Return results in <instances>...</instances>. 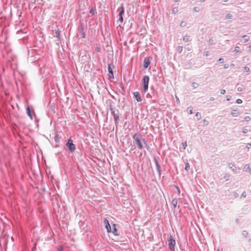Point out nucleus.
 I'll return each instance as SVG.
<instances>
[{
  "label": "nucleus",
  "mask_w": 251,
  "mask_h": 251,
  "mask_svg": "<svg viewBox=\"0 0 251 251\" xmlns=\"http://www.w3.org/2000/svg\"><path fill=\"white\" fill-rule=\"evenodd\" d=\"M223 0V1H224V2H226V1H228V0Z\"/></svg>",
  "instance_id": "0e129e2a"
},
{
  "label": "nucleus",
  "mask_w": 251,
  "mask_h": 251,
  "mask_svg": "<svg viewBox=\"0 0 251 251\" xmlns=\"http://www.w3.org/2000/svg\"><path fill=\"white\" fill-rule=\"evenodd\" d=\"M242 102V100L241 99H237L236 100V103L238 104H241Z\"/></svg>",
  "instance_id": "ea45409f"
},
{
  "label": "nucleus",
  "mask_w": 251,
  "mask_h": 251,
  "mask_svg": "<svg viewBox=\"0 0 251 251\" xmlns=\"http://www.w3.org/2000/svg\"><path fill=\"white\" fill-rule=\"evenodd\" d=\"M248 130L247 128H243L242 130V132L243 133H247L248 132Z\"/></svg>",
  "instance_id": "79ce46f5"
},
{
  "label": "nucleus",
  "mask_w": 251,
  "mask_h": 251,
  "mask_svg": "<svg viewBox=\"0 0 251 251\" xmlns=\"http://www.w3.org/2000/svg\"><path fill=\"white\" fill-rule=\"evenodd\" d=\"M203 124H204V125H207L208 124V121H206V120H203Z\"/></svg>",
  "instance_id": "8fccbe9b"
},
{
  "label": "nucleus",
  "mask_w": 251,
  "mask_h": 251,
  "mask_svg": "<svg viewBox=\"0 0 251 251\" xmlns=\"http://www.w3.org/2000/svg\"><path fill=\"white\" fill-rule=\"evenodd\" d=\"M182 146L183 147V149H185L187 147V143L186 142H183L182 143Z\"/></svg>",
  "instance_id": "72a5a7b5"
},
{
  "label": "nucleus",
  "mask_w": 251,
  "mask_h": 251,
  "mask_svg": "<svg viewBox=\"0 0 251 251\" xmlns=\"http://www.w3.org/2000/svg\"><path fill=\"white\" fill-rule=\"evenodd\" d=\"M108 71L109 73V76L110 77H113V74L112 70V68H111L110 64L108 65Z\"/></svg>",
  "instance_id": "9b49d317"
},
{
  "label": "nucleus",
  "mask_w": 251,
  "mask_h": 251,
  "mask_svg": "<svg viewBox=\"0 0 251 251\" xmlns=\"http://www.w3.org/2000/svg\"><path fill=\"white\" fill-rule=\"evenodd\" d=\"M95 9L93 8H91L89 11V13L91 14V15H93L94 14Z\"/></svg>",
  "instance_id": "5701e85b"
},
{
  "label": "nucleus",
  "mask_w": 251,
  "mask_h": 251,
  "mask_svg": "<svg viewBox=\"0 0 251 251\" xmlns=\"http://www.w3.org/2000/svg\"><path fill=\"white\" fill-rule=\"evenodd\" d=\"M176 241L172 236H170L168 240V245L171 251H175V245Z\"/></svg>",
  "instance_id": "39448f33"
},
{
  "label": "nucleus",
  "mask_w": 251,
  "mask_h": 251,
  "mask_svg": "<svg viewBox=\"0 0 251 251\" xmlns=\"http://www.w3.org/2000/svg\"><path fill=\"white\" fill-rule=\"evenodd\" d=\"M60 36V31L59 30V29L57 28V29L55 30V35L54 36L58 38Z\"/></svg>",
  "instance_id": "a211bd4d"
},
{
  "label": "nucleus",
  "mask_w": 251,
  "mask_h": 251,
  "mask_svg": "<svg viewBox=\"0 0 251 251\" xmlns=\"http://www.w3.org/2000/svg\"><path fill=\"white\" fill-rule=\"evenodd\" d=\"M109 109L111 111V114L114 117L115 124H117L118 122V121L119 120V112L118 110H115L114 109V108L112 107V106L111 104H110L109 106Z\"/></svg>",
  "instance_id": "f03ea898"
},
{
  "label": "nucleus",
  "mask_w": 251,
  "mask_h": 251,
  "mask_svg": "<svg viewBox=\"0 0 251 251\" xmlns=\"http://www.w3.org/2000/svg\"><path fill=\"white\" fill-rule=\"evenodd\" d=\"M228 64H225L224 65V68H225V69H227V68H228Z\"/></svg>",
  "instance_id": "603ef678"
},
{
  "label": "nucleus",
  "mask_w": 251,
  "mask_h": 251,
  "mask_svg": "<svg viewBox=\"0 0 251 251\" xmlns=\"http://www.w3.org/2000/svg\"><path fill=\"white\" fill-rule=\"evenodd\" d=\"M26 111L27 115L31 119H32V116L29 107H26Z\"/></svg>",
  "instance_id": "dca6fc26"
},
{
  "label": "nucleus",
  "mask_w": 251,
  "mask_h": 251,
  "mask_svg": "<svg viewBox=\"0 0 251 251\" xmlns=\"http://www.w3.org/2000/svg\"><path fill=\"white\" fill-rule=\"evenodd\" d=\"M175 2H177L179 0H174Z\"/></svg>",
  "instance_id": "338daca9"
},
{
  "label": "nucleus",
  "mask_w": 251,
  "mask_h": 251,
  "mask_svg": "<svg viewBox=\"0 0 251 251\" xmlns=\"http://www.w3.org/2000/svg\"><path fill=\"white\" fill-rule=\"evenodd\" d=\"M133 139L135 141L139 149L142 150L144 149L142 142L145 143V140L143 138L140 133H136L135 134H134L133 136Z\"/></svg>",
  "instance_id": "f257e3e1"
},
{
  "label": "nucleus",
  "mask_w": 251,
  "mask_h": 251,
  "mask_svg": "<svg viewBox=\"0 0 251 251\" xmlns=\"http://www.w3.org/2000/svg\"><path fill=\"white\" fill-rule=\"evenodd\" d=\"M250 241L251 242V238L250 239Z\"/></svg>",
  "instance_id": "774afa93"
},
{
  "label": "nucleus",
  "mask_w": 251,
  "mask_h": 251,
  "mask_svg": "<svg viewBox=\"0 0 251 251\" xmlns=\"http://www.w3.org/2000/svg\"><path fill=\"white\" fill-rule=\"evenodd\" d=\"M183 47L182 46H178L177 48V51L180 53L182 52V50H183Z\"/></svg>",
  "instance_id": "b1692460"
},
{
  "label": "nucleus",
  "mask_w": 251,
  "mask_h": 251,
  "mask_svg": "<svg viewBox=\"0 0 251 251\" xmlns=\"http://www.w3.org/2000/svg\"><path fill=\"white\" fill-rule=\"evenodd\" d=\"M241 196L243 197H246V193L245 192H243V193L241 195Z\"/></svg>",
  "instance_id": "09e8293b"
},
{
  "label": "nucleus",
  "mask_w": 251,
  "mask_h": 251,
  "mask_svg": "<svg viewBox=\"0 0 251 251\" xmlns=\"http://www.w3.org/2000/svg\"><path fill=\"white\" fill-rule=\"evenodd\" d=\"M186 23H185V22H182L180 23V26H181V27H184V26H186Z\"/></svg>",
  "instance_id": "2f4dec72"
},
{
  "label": "nucleus",
  "mask_w": 251,
  "mask_h": 251,
  "mask_svg": "<svg viewBox=\"0 0 251 251\" xmlns=\"http://www.w3.org/2000/svg\"><path fill=\"white\" fill-rule=\"evenodd\" d=\"M246 148L248 149L251 148V143H247L246 145Z\"/></svg>",
  "instance_id": "58836bf2"
},
{
  "label": "nucleus",
  "mask_w": 251,
  "mask_h": 251,
  "mask_svg": "<svg viewBox=\"0 0 251 251\" xmlns=\"http://www.w3.org/2000/svg\"><path fill=\"white\" fill-rule=\"evenodd\" d=\"M228 167L232 170V171L235 173L237 172V169L233 164L231 163H228Z\"/></svg>",
  "instance_id": "f8f14e48"
},
{
  "label": "nucleus",
  "mask_w": 251,
  "mask_h": 251,
  "mask_svg": "<svg viewBox=\"0 0 251 251\" xmlns=\"http://www.w3.org/2000/svg\"><path fill=\"white\" fill-rule=\"evenodd\" d=\"M176 101L178 103H179V100L178 98L176 96Z\"/></svg>",
  "instance_id": "5fc2aeb1"
},
{
  "label": "nucleus",
  "mask_w": 251,
  "mask_h": 251,
  "mask_svg": "<svg viewBox=\"0 0 251 251\" xmlns=\"http://www.w3.org/2000/svg\"><path fill=\"white\" fill-rule=\"evenodd\" d=\"M243 38L244 40V42H246L248 41L250 39L249 37L247 35H244L243 36Z\"/></svg>",
  "instance_id": "412c9836"
},
{
  "label": "nucleus",
  "mask_w": 251,
  "mask_h": 251,
  "mask_svg": "<svg viewBox=\"0 0 251 251\" xmlns=\"http://www.w3.org/2000/svg\"><path fill=\"white\" fill-rule=\"evenodd\" d=\"M209 55V52L208 51H206L205 53V55L206 56H207L208 55Z\"/></svg>",
  "instance_id": "864d4df0"
},
{
  "label": "nucleus",
  "mask_w": 251,
  "mask_h": 251,
  "mask_svg": "<svg viewBox=\"0 0 251 251\" xmlns=\"http://www.w3.org/2000/svg\"><path fill=\"white\" fill-rule=\"evenodd\" d=\"M172 12L174 14H176L177 12V9L176 8H174L172 10Z\"/></svg>",
  "instance_id": "f704fd0d"
},
{
  "label": "nucleus",
  "mask_w": 251,
  "mask_h": 251,
  "mask_svg": "<svg viewBox=\"0 0 251 251\" xmlns=\"http://www.w3.org/2000/svg\"><path fill=\"white\" fill-rule=\"evenodd\" d=\"M80 32H81V37L82 38H84L85 37V32H84V27L83 26H81V27H80Z\"/></svg>",
  "instance_id": "2eb2a0df"
},
{
  "label": "nucleus",
  "mask_w": 251,
  "mask_h": 251,
  "mask_svg": "<svg viewBox=\"0 0 251 251\" xmlns=\"http://www.w3.org/2000/svg\"><path fill=\"white\" fill-rule=\"evenodd\" d=\"M112 229L113 230L112 231L111 230V231L113 234H114L115 235H118L117 233V230L116 228V225L115 224L113 225Z\"/></svg>",
  "instance_id": "4468645a"
},
{
  "label": "nucleus",
  "mask_w": 251,
  "mask_h": 251,
  "mask_svg": "<svg viewBox=\"0 0 251 251\" xmlns=\"http://www.w3.org/2000/svg\"><path fill=\"white\" fill-rule=\"evenodd\" d=\"M195 116L198 120H200L201 119V115L199 112H197Z\"/></svg>",
  "instance_id": "a878e982"
},
{
  "label": "nucleus",
  "mask_w": 251,
  "mask_h": 251,
  "mask_svg": "<svg viewBox=\"0 0 251 251\" xmlns=\"http://www.w3.org/2000/svg\"><path fill=\"white\" fill-rule=\"evenodd\" d=\"M189 169H190L189 164L188 163H185V170L188 171L189 170Z\"/></svg>",
  "instance_id": "cd10ccee"
},
{
  "label": "nucleus",
  "mask_w": 251,
  "mask_h": 251,
  "mask_svg": "<svg viewBox=\"0 0 251 251\" xmlns=\"http://www.w3.org/2000/svg\"><path fill=\"white\" fill-rule=\"evenodd\" d=\"M234 66V65L233 64H231V67H233Z\"/></svg>",
  "instance_id": "69168bd1"
},
{
  "label": "nucleus",
  "mask_w": 251,
  "mask_h": 251,
  "mask_svg": "<svg viewBox=\"0 0 251 251\" xmlns=\"http://www.w3.org/2000/svg\"><path fill=\"white\" fill-rule=\"evenodd\" d=\"M233 196L235 198H236L238 196V194L237 192H234Z\"/></svg>",
  "instance_id": "de8ad7c7"
},
{
  "label": "nucleus",
  "mask_w": 251,
  "mask_h": 251,
  "mask_svg": "<svg viewBox=\"0 0 251 251\" xmlns=\"http://www.w3.org/2000/svg\"><path fill=\"white\" fill-rule=\"evenodd\" d=\"M59 139H60V138H59L58 135L56 133L55 134V136H54V140H55V141L56 143L59 142Z\"/></svg>",
  "instance_id": "6ab92c4d"
},
{
  "label": "nucleus",
  "mask_w": 251,
  "mask_h": 251,
  "mask_svg": "<svg viewBox=\"0 0 251 251\" xmlns=\"http://www.w3.org/2000/svg\"><path fill=\"white\" fill-rule=\"evenodd\" d=\"M150 60L148 58H145L144 59V63H143V67L145 69H146L148 67L149 65L150 64Z\"/></svg>",
  "instance_id": "0eeeda50"
},
{
  "label": "nucleus",
  "mask_w": 251,
  "mask_h": 251,
  "mask_svg": "<svg viewBox=\"0 0 251 251\" xmlns=\"http://www.w3.org/2000/svg\"><path fill=\"white\" fill-rule=\"evenodd\" d=\"M124 13H125V9H124V4H123V3H122L121 4L120 11L119 15L123 16V15L124 14Z\"/></svg>",
  "instance_id": "9d476101"
},
{
  "label": "nucleus",
  "mask_w": 251,
  "mask_h": 251,
  "mask_svg": "<svg viewBox=\"0 0 251 251\" xmlns=\"http://www.w3.org/2000/svg\"><path fill=\"white\" fill-rule=\"evenodd\" d=\"M214 100V98L213 97H210V100H211V101H213Z\"/></svg>",
  "instance_id": "6e6d98bb"
},
{
  "label": "nucleus",
  "mask_w": 251,
  "mask_h": 251,
  "mask_svg": "<svg viewBox=\"0 0 251 251\" xmlns=\"http://www.w3.org/2000/svg\"><path fill=\"white\" fill-rule=\"evenodd\" d=\"M250 165L249 164H246L243 168V170L244 171H247L248 170L250 171Z\"/></svg>",
  "instance_id": "aec40b11"
},
{
  "label": "nucleus",
  "mask_w": 251,
  "mask_h": 251,
  "mask_svg": "<svg viewBox=\"0 0 251 251\" xmlns=\"http://www.w3.org/2000/svg\"><path fill=\"white\" fill-rule=\"evenodd\" d=\"M150 78L148 75H145L143 78V92L145 93L148 89V85L149 82Z\"/></svg>",
  "instance_id": "7ed1b4c3"
},
{
  "label": "nucleus",
  "mask_w": 251,
  "mask_h": 251,
  "mask_svg": "<svg viewBox=\"0 0 251 251\" xmlns=\"http://www.w3.org/2000/svg\"><path fill=\"white\" fill-rule=\"evenodd\" d=\"M234 51L235 52H238L239 51V47L237 46L235 48Z\"/></svg>",
  "instance_id": "7c9ffc66"
},
{
  "label": "nucleus",
  "mask_w": 251,
  "mask_h": 251,
  "mask_svg": "<svg viewBox=\"0 0 251 251\" xmlns=\"http://www.w3.org/2000/svg\"><path fill=\"white\" fill-rule=\"evenodd\" d=\"M189 39V37L188 36H185L183 38V41L186 42L188 41Z\"/></svg>",
  "instance_id": "bb28decb"
},
{
  "label": "nucleus",
  "mask_w": 251,
  "mask_h": 251,
  "mask_svg": "<svg viewBox=\"0 0 251 251\" xmlns=\"http://www.w3.org/2000/svg\"><path fill=\"white\" fill-rule=\"evenodd\" d=\"M236 222L237 224H239V219H236Z\"/></svg>",
  "instance_id": "4d7b16f0"
},
{
  "label": "nucleus",
  "mask_w": 251,
  "mask_h": 251,
  "mask_svg": "<svg viewBox=\"0 0 251 251\" xmlns=\"http://www.w3.org/2000/svg\"><path fill=\"white\" fill-rule=\"evenodd\" d=\"M249 173L251 174V168L250 169Z\"/></svg>",
  "instance_id": "680f3d73"
},
{
  "label": "nucleus",
  "mask_w": 251,
  "mask_h": 251,
  "mask_svg": "<svg viewBox=\"0 0 251 251\" xmlns=\"http://www.w3.org/2000/svg\"><path fill=\"white\" fill-rule=\"evenodd\" d=\"M237 91L239 92H241L242 91V88L241 87H238L237 88Z\"/></svg>",
  "instance_id": "3c124183"
},
{
  "label": "nucleus",
  "mask_w": 251,
  "mask_h": 251,
  "mask_svg": "<svg viewBox=\"0 0 251 251\" xmlns=\"http://www.w3.org/2000/svg\"><path fill=\"white\" fill-rule=\"evenodd\" d=\"M67 148L70 152H73L75 150V146L73 144L72 140L71 139H68L67 143L66 144Z\"/></svg>",
  "instance_id": "20e7f679"
},
{
  "label": "nucleus",
  "mask_w": 251,
  "mask_h": 251,
  "mask_svg": "<svg viewBox=\"0 0 251 251\" xmlns=\"http://www.w3.org/2000/svg\"><path fill=\"white\" fill-rule=\"evenodd\" d=\"M198 85H199L196 82H193L192 84V86L194 88H196L198 87Z\"/></svg>",
  "instance_id": "c85d7f7f"
},
{
  "label": "nucleus",
  "mask_w": 251,
  "mask_h": 251,
  "mask_svg": "<svg viewBox=\"0 0 251 251\" xmlns=\"http://www.w3.org/2000/svg\"><path fill=\"white\" fill-rule=\"evenodd\" d=\"M206 0H201V1L203 2H204Z\"/></svg>",
  "instance_id": "e2e57ef3"
},
{
  "label": "nucleus",
  "mask_w": 251,
  "mask_h": 251,
  "mask_svg": "<svg viewBox=\"0 0 251 251\" xmlns=\"http://www.w3.org/2000/svg\"><path fill=\"white\" fill-rule=\"evenodd\" d=\"M232 15L230 13L227 14L226 16V19H232Z\"/></svg>",
  "instance_id": "4be33fe9"
},
{
  "label": "nucleus",
  "mask_w": 251,
  "mask_h": 251,
  "mask_svg": "<svg viewBox=\"0 0 251 251\" xmlns=\"http://www.w3.org/2000/svg\"><path fill=\"white\" fill-rule=\"evenodd\" d=\"M103 223L105 226V227L107 229V230L108 232H111V228L110 225L109 223L108 220L106 219H104Z\"/></svg>",
  "instance_id": "423d86ee"
},
{
  "label": "nucleus",
  "mask_w": 251,
  "mask_h": 251,
  "mask_svg": "<svg viewBox=\"0 0 251 251\" xmlns=\"http://www.w3.org/2000/svg\"><path fill=\"white\" fill-rule=\"evenodd\" d=\"M187 50H188V51L191 50V48H187Z\"/></svg>",
  "instance_id": "bf43d9fd"
},
{
  "label": "nucleus",
  "mask_w": 251,
  "mask_h": 251,
  "mask_svg": "<svg viewBox=\"0 0 251 251\" xmlns=\"http://www.w3.org/2000/svg\"><path fill=\"white\" fill-rule=\"evenodd\" d=\"M248 235V233L246 230H244L242 231V235L245 237H247Z\"/></svg>",
  "instance_id": "393cba45"
},
{
  "label": "nucleus",
  "mask_w": 251,
  "mask_h": 251,
  "mask_svg": "<svg viewBox=\"0 0 251 251\" xmlns=\"http://www.w3.org/2000/svg\"><path fill=\"white\" fill-rule=\"evenodd\" d=\"M133 95L134 97L135 98L136 100L138 102H141L142 101V99L141 98L139 92H135L133 93Z\"/></svg>",
  "instance_id": "6e6552de"
},
{
  "label": "nucleus",
  "mask_w": 251,
  "mask_h": 251,
  "mask_svg": "<svg viewBox=\"0 0 251 251\" xmlns=\"http://www.w3.org/2000/svg\"><path fill=\"white\" fill-rule=\"evenodd\" d=\"M244 70L246 72H248L250 71V68L248 67L247 66H245L244 67Z\"/></svg>",
  "instance_id": "c756f323"
},
{
  "label": "nucleus",
  "mask_w": 251,
  "mask_h": 251,
  "mask_svg": "<svg viewBox=\"0 0 251 251\" xmlns=\"http://www.w3.org/2000/svg\"><path fill=\"white\" fill-rule=\"evenodd\" d=\"M220 93L222 95H224L226 93V90L225 89H222Z\"/></svg>",
  "instance_id": "37998d69"
},
{
  "label": "nucleus",
  "mask_w": 251,
  "mask_h": 251,
  "mask_svg": "<svg viewBox=\"0 0 251 251\" xmlns=\"http://www.w3.org/2000/svg\"><path fill=\"white\" fill-rule=\"evenodd\" d=\"M208 42L209 45H212L213 43V40L212 39H210Z\"/></svg>",
  "instance_id": "4c0bfd02"
},
{
  "label": "nucleus",
  "mask_w": 251,
  "mask_h": 251,
  "mask_svg": "<svg viewBox=\"0 0 251 251\" xmlns=\"http://www.w3.org/2000/svg\"><path fill=\"white\" fill-rule=\"evenodd\" d=\"M153 161L156 165L157 170L159 174L160 175L161 169H160V165H159V163H158L157 159L155 157H154L153 159Z\"/></svg>",
  "instance_id": "1a4fd4ad"
},
{
  "label": "nucleus",
  "mask_w": 251,
  "mask_h": 251,
  "mask_svg": "<svg viewBox=\"0 0 251 251\" xmlns=\"http://www.w3.org/2000/svg\"><path fill=\"white\" fill-rule=\"evenodd\" d=\"M245 120L246 121H249L251 120V118L249 116H246L245 117Z\"/></svg>",
  "instance_id": "a19ab883"
},
{
  "label": "nucleus",
  "mask_w": 251,
  "mask_h": 251,
  "mask_svg": "<svg viewBox=\"0 0 251 251\" xmlns=\"http://www.w3.org/2000/svg\"><path fill=\"white\" fill-rule=\"evenodd\" d=\"M228 177H229V176H227V175H226V176H225V178H226V179H227V180L228 179Z\"/></svg>",
  "instance_id": "13d9d810"
},
{
  "label": "nucleus",
  "mask_w": 251,
  "mask_h": 251,
  "mask_svg": "<svg viewBox=\"0 0 251 251\" xmlns=\"http://www.w3.org/2000/svg\"><path fill=\"white\" fill-rule=\"evenodd\" d=\"M188 110H189V114H191L193 113L192 112V108L189 107L188 108Z\"/></svg>",
  "instance_id": "c03bdc74"
},
{
  "label": "nucleus",
  "mask_w": 251,
  "mask_h": 251,
  "mask_svg": "<svg viewBox=\"0 0 251 251\" xmlns=\"http://www.w3.org/2000/svg\"><path fill=\"white\" fill-rule=\"evenodd\" d=\"M249 50L251 51V45L249 47Z\"/></svg>",
  "instance_id": "052dcab7"
},
{
  "label": "nucleus",
  "mask_w": 251,
  "mask_h": 251,
  "mask_svg": "<svg viewBox=\"0 0 251 251\" xmlns=\"http://www.w3.org/2000/svg\"><path fill=\"white\" fill-rule=\"evenodd\" d=\"M118 21L120 22L121 23L123 22V16H119V19L118 20Z\"/></svg>",
  "instance_id": "c9c22d12"
},
{
  "label": "nucleus",
  "mask_w": 251,
  "mask_h": 251,
  "mask_svg": "<svg viewBox=\"0 0 251 251\" xmlns=\"http://www.w3.org/2000/svg\"><path fill=\"white\" fill-rule=\"evenodd\" d=\"M193 10L195 12H198L199 11V8L197 7H195L193 8Z\"/></svg>",
  "instance_id": "e433bc0d"
},
{
  "label": "nucleus",
  "mask_w": 251,
  "mask_h": 251,
  "mask_svg": "<svg viewBox=\"0 0 251 251\" xmlns=\"http://www.w3.org/2000/svg\"><path fill=\"white\" fill-rule=\"evenodd\" d=\"M231 99V97L230 96H226V100L227 101H229Z\"/></svg>",
  "instance_id": "a18cd8bd"
},
{
  "label": "nucleus",
  "mask_w": 251,
  "mask_h": 251,
  "mask_svg": "<svg viewBox=\"0 0 251 251\" xmlns=\"http://www.w3.org/2000/svg\"><path fill=\"white\" fill-rule=\"evenodd\" d=\"M231 114L233 116L237 117L238 115H239V112L237 110L234 109L232 110Z\"/></svg>",
  "instance_id": "ddd939ff"
},
{
  "label": "nucleus",
  "mask_w": 251,
  "mask_h": 251,
  "mask_svg": "<svg viewBox=\"0 0 251 251\" xmlns=\"http://www.w3.org/2000/svg\"><path fill=\"white\" fill-rule=\"evenodd\" d=\"M218 61L220 63H222L223 62V61H224V59L223 58H220L219 59Z\"/></svg>",
  "instance_id": "49530a36"
},
{
  "label": "nucleus",
  "mask_w": 251,
  "mask_h": 251,
  "mask_svg": "<svg viewBox=\"0 0 251 251\" xmlns=\"http://www.w3.org/2000/svg\"><path fill=\"white\" fill-rule=\"evenodd\" d=\"M172 203L173 205L174 208H176L177 203V200L176 199H173L172 201Z\"/></svg>",
  "instance_id": "f3484780"
},
{
  "label": "nucleus",
  "mask_w": 251,
  "mask_h": 251,
  "mask_svg": "<svg viewBox=\"0 0 251 251\" xmlns=\"http://www.w3.org/2000/svg\"><path fill=\"white\" fill-rule=\"evenodd\" d=\"M57 251H63V248L61 246H58L57 247Z\"/></svg>",
  "instance_id": "473e14b6"
}]
</instances>
